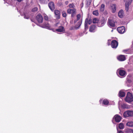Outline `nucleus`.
Wrapping results in <instances>:
<instances>
[{"label": "nucleus", "instance_id": "1", "mask_svg": "<svg viewBox=\"0 0 133 133\" xmlns=\"http://www.w3.org/2000/svg\"><path fill=\"white\" fill-rule=\"evenodd\" d=\"M77 21L78 22L75 27V28L76 29H77L79 28L82 22V19L81 18V15L80 14H78L77 15V19L74 20V23H75Z\"/></svg>", "mask_w": 133, "mask_h": 133}, {"label": "nucleus", "instance_id": "2", "mask_svg": "<svg viewBox=\"0 0 133 133\" xmlns=\"http://www.w3.org/2000/svg\"><path fill=\"white\" fill-rule=\"evenodd\" d=\"M125 101L128 103L132 101H133V97L132 94L129 92H128L125 99Z\"/></svg>", "mask_w": 133, "mask_h": 133}, {"label": "nucleus", "instance_id": "3", "mask_svg": "<svg viewBox=\"0 0 133 133\" xmlns=\"http://www.w3.org/2000/svg\"><path fill=\"white\" fill-rule=\"evenodd\" d=\"M119 74V76L121 77L122 78L125 77L126 76V72L124 70L119 69L117 70Z\"/></svg>", "mask_w": 133, "mask_h": 133}, {"label": "nucleus", "instance_id": "4", "mask_svg": "<svg viewBox=\"0 0 133 133\" xmlns=\"http://www.w3.org/2000/svg\"><path fill=\"white\" fill-rule=\"evenodd\" d=\"M92 22V20L91 19H89V20L88 18L86 19L84 23L85 30L86 31L88 28L87 26L88 23L90 25L91 24Z\"/></svg>", "mask_w": 133, "mask_h": 133}, {"label": "nucleus", "instance_id": "5", "mask_svg": "<svg viewBox=\"0 0 133 133\" xmlns=\"http://www.w3.org/2000/svg\"><path fill=\"white\" fill-rule=\"evenodd\" d=\"M67 11V12L69 14H71V16L73 17L76 14V10L75 8L73 9H68Z\"/></svg>", "mask_w": 133, "mask_h": 133}, {"label": "nucleus", "instance_id": "6", "mask_svg": "<svg viewBox=\"0 0 133 133\" xmlns=\"http://www.w3.org/2000/svg\"><path fill=\"white\" fill-rule=\"evenodd\" d=\"M36 19L39 23H41L43 21V18L40 14H38L36 16Z\"/></svg>", "mask_w": 133, "mask_h": 133}, {"label": "nucleus", "instance_id": "7", "mask_svg": "<svg viewBox=\"0 0 133 133\" xmlns=\"http://www.w3.org/2000/svg\"><path fill=\"white\" fill-rule=\"evenodd\" d=\"M118 44V42L116 41L113 40L111 41V45L112 48H116Z\"/></svg>", "mask_w": 133, "mask_h": 133}, {"label": "nucleus", "instance_id": "8", "mask_svg": "<svg viewBox=\"0 0 133 133\" xmlns=\"http://www.w3.org/2000/svg\"><path fill=\"white\" fill-rule=\"evenodd\" d=\"M42 28H46L50 30L51 25L47 22H45L43 24L40 26Z\"/></svg>", "mask_w": 133, "mask_h": 133}, {"label": "nucleus", "instance_id": "9", "mask_svg": "<svg viewBox=\"0 0 133 133\" xmlns=\"http://www.w3.org/2000/svg\"><path fill=\"white\" fill-rule=\"evenodd\" d=\"M113 118L115 119L116 122H119L120 121L122 118L120 116L116 115L114 116Z\"/></svg>", "mask_w": 133, "mask_h": 133}, {"label": "nucleus", "instance_id": "10", "mask_svg": "<svg viewBox=\"0 0 133 133\" xmlns=\"http://www.w3.org/2000/svg\"><path fill=\"white\" fill-rule=\"evenodd\" d=\"M105 23V21L104 19L99 20L98 23V26L99 27H101L103 26Z\"/></svg>", "mask_w": 133, "mask_h": 133}, {"label": "nucleus", "instance_id": "11", "mask_svg": "<svg viewBox=\"0 0 133 133\" xmlns=\"http://www.w3.org/2000/svg\"><path fill=\"white\" fill-rule=\"evenodd\" d=\"M117 30L118 32L120 33H123L125 31V28L123 26L118 27L117 29Z\"/></svg>", "mask_w": 133, "mask_h": 133}, {"label": "nucleus", "instance_id": "12", "mask_svg": "<svg viewBox=\"0 0 133 133\" xmlns=\"http://www.w3.org/2000/svg\"><path fill=\"white\" fill-rule=\"evenodd\" d=\"M118 59L120 61H123L125 60V56L124 55H120L117 57Z\"/></svg>", "mask_w": 133, "mask_h": 133}, {"label": "nucleus", "instance_id": "13", "mask_svg": "<svg viewBox=\"0 0 133 133\" xmlns=\"http://www.w3.org/2000/svg\"><path fill=\"white\" fill-rule=\"evenodd\" d=\"M48 6L51 11H52L54 10L55 7L54 3L52 2H51L49 3Z\"/></svg>", "mask_w": 133, "mask_h": 133}, {"label": "nucleus", "instance_id": "14", "mask_svg": "<svg viewBox=\"0 0 133 133\" xmlns=\"http://www.w3.org/2000/svg\"><path fill=\"white\" fill-rule=\"evenodd\" d=\"M108 25L111 27H114L115 25L114 22L112 20L109 19L108 22Z\"/></svg>", "mask_w": 133, "mask_h": 133}, {"label": "nucleus", "instance_id": "15", "mask_svg": "<svg viewBox=\"0 0 133 133\" xmlns=\"http://www.w3.org/2000/svg\"><path fill=\"white\" fill-rule=\"evenodd\" d=\"M54 13L57 18L59 19L60 15V11L58 10H55V11Z\"/></svg>", "mask_w": 133, "mask_h": 133}, {"label": "nucleus", "instance_id": "16", "mask_svg": "<svg viewBox=\"0 0 133 133\" xmlns=\"http://www.w3.org/2000/svg\"><path fill=\"white\" fill-rule=\"evenodd\" d=\"M55 31L58 32H63L64 31V27L62 26H59L58 28Z\"/></svg>", "mask_w": 133, "mask_h": 133}, {"label": "nucleus", "instance_id": "17", "mask_svg": "<svg viewBox=\"0 0 133 133\" xmlns=\"http://www.w3.org/2000/svg\"><path fill=\"white\" fill-rule=\"evenodd\" d=\"M123 116L125 118L130 117L129 110H128L125 112L123 114Z\"/></svg>", "mask_w": 133, "mask_h": 133}, {"label": "nucleus", "instance_id": "18", "mask_svg": "<svg viewBox=\"0 0 133 133\" xmlns=\"http://www.w3.org/2000/svg\"><path fill=\"white\" fill-rule=\"evenodd\" d=\"M95 27V25H94L91 26L90 27L89 31L91 32H94Z\"/></svg>", "mask_w": 133, "mask_h": 133}, {"label": "nucleus", "instance_id": "19", "mask_svg": "<svg viewBox=\"0 0 133 133\" xmlns=\"http://www.w3.org/2000/svg\"><path fill=\"white\" fill-rule=\"evenodd\" d=\"M126 126L130 127H133V122L129 121L127 123Z\"/></svg>", "mask_w": 133, "mask_h": 133}, {"label": "nucleus", "instance_id": "20", "mask_svg": "<svg viewBox=\"0 0 133 133\" xmlns=\"http://www.w3.org/2000/svg\"><path fill=\"white\" fill-rule=\"evenodd\" d=\"M125 95V93L122 90L120 91L119 93V95L120 97H123Z\"/></svg>", "mask_w": 133, "mask_h": 133}, {"label": "nucleus", "instance_id": "21", "mask_svg": "<svg viewBox=\"0 0 133 133\" xmlns=\"http://www.w3.org/2000/svg\"><path fill=\"white\" fill-rule=\"evenodd\" d=\"M112 9V12L113 13L115 12L116 10V5L115 4H114L111 6Z\"/></svg>", "mask_w": 133, "mask_h": 133}, {"label": "nucleus", "instance_id": "22", "mask_svg": "<svg viewBox=\"0 0 133 133\" xmlns=\"http://www.w3.org/2000/svg\"><path fill=\"white\" fill-rule=\"evenodd\" d=\"M123 10H121L118 12V16L121 18H122L123 17Z\"/></svg>", "mask_w": 133, "mask_h": 133}, {"label": "nucleus", "instance_id": "23", "mask_svg": "<svg viewBox=\"0 0 133 133\" xmlns=\"http://www.w3.org/2000/svg\"><path fill=\"white\" fill-rule=\"evenodd\" d=\"M130 4V2H126L125 4V10H126L127 11H128L129 10V5Z\"/></svg>", "mask_w": 133, "mask_h": 133}, {"label": "nucleus", "instance_id": "24", "mask_svg": "<svg viewBox=\"0 0 133 133\" xmlns=\"http://www.w3.org/2000/svg\"><path fill=\"white\" fill-rule=\"evenodd\" d=\"M119 128L121 129H123L124 128V126L123 123H120L118 125Z\"/></svg>", "mask_w": 133, "mask_h": 133}, {"label": "nucleus", "instance_id": "25", "mask_svg": "<svg viewBox=\"0 0 133 133\" xmlns=\"http://www.w3.org/2000/svg\"><path fill=\"white\" fill-rule=\"evenodd\" d=\"M131 76H132L131 75H129L128 76L127 80V82H126V83L128 86H129L128 85V83H130L131 82V79H128V78L129 77H130Z\"/></svg>", "mask_w": 133, "mask_h": 133}, {"label": "nucleus", "instance_id": "26", "mask_svg": "<svg viewBox=\"0 0 133 133\" xmlns=\"http://www.w3.org/2000/svg\"><path fill=\"white\" fill-rule=\"evenodd\" d=\"M105 5L104 4H102L101 5L100 8V10L101 12L103 11L105 8Z\"/></svg>", "mask_w": 133, "mask_h": 133}, {"label": "nucleus", "instance_id": "27", "mask_svg": "<svg viewBox=\"0 0 133 133\" xmlns=\"http://www.w3.org/2000/svg\"><path fill=\"white\" fill-rule=\"evenodd\" d=\"M39 2L41 4L46 3L48 1V0H39Z\"/></svg>", "mask_w": 133, "mask_h": 133}, {"label": "nucleus", "instance_id": "28", "mask_svg": "<svg viewBox=\"0 0 133 133\" xmlns=\"http://www.w3.org/2000/svg\"><path fill=\"white\" fill-rule=\"evenodd\" d=\"M131 129L127 128L125 130V131L126 133H131Z\"/></svg>", "mask_w": 133, "mask_h": 133}, {"label": "nucleus", "instance_id": "29", "mask_svg": "<svg viewBox=\"0 0 133 133\" xmlns=\"http://www.w3.org/2000/svg\"><path fill=\"white\" fill-rule=\"evenodd\" d=\"M93 14L95 15H98V11L97 10H96L94 11L93 12Z\"/></svg>", "mask_w": 133, "mask_h": 133}, {"label": "nucleus", "instance_id": "30", "mask_svg": "<svg viewBox=\"0 0 133 133\" xmlns=\"http://www.w3.org/2000/svg\"><path fill=\"white\" fill-rule=\"evenodd\" d=\"M109 103L107 99H104L103 101V103L104 105H107Z\"/></svg>", "mask_w": 133, "mask_h": 133}, {"label": "nucleus", "instance_id": "31", "mask_svg": "<svg viewBox=\"0 0 133 133\" xmlns=\"http://www.w3.org/2000/svg\"><path fill=\"white\" fill-rule=\"evenodd\" d=\"M98 19L96 18H95L93 19V23H98Z\"/></svg>", "mask_w": 133, "mask_h": 133}, {"label": "nucleus", "instance_id": "32", "mask_svg": "<svg viewBox=\"0 0 133 133\" xmlns=\"http://www.w3.org/2000/svg\"><path fill=\"white\" fill-rule=\"evenodd\" d=\"M69 6L70 8H74L75 7L74 4L73 3L70 4L69 5Z\"/></svg>", "mask_w": 133, "mask_h": 133}, {"label": "nucleus", "instance_id": "33", "mask_svg": "<svg viewBox=\"0 0 133 133\" xmlns=\"http://www.w3.org/2000/svg\"><path fill=\"white\" fill-rule=\"evenodd\" d=\"M122 107L124 108H127L128 106L127 104H123L122 105Z\"/></svg>", "mask_w": 133, "mask_h": 133}, {"label": "nucleus", "instance_id": "34", "mask_svg": "<svg viewBox=\"0 0 133 133\" xmlns=\"http://www.w3.org/2000/svg\"><path fill=\"white\" fill-rule=\"evenodd\" d=\"M130 117L133 116V111L129 110Z\"/></svg>", "mask_w": 133, "mask_h": 133}, {"label": "nucleus", "instance_id": "35", "mask_svg": "<svg viewBox=\"0 0 133 133\" xmlns=\"http://www.w3.org/2000/svg\"><path fill=\"white\" fill-rule=\"evenodd\" d=\"M38 9L37 7L34 8L32 9V12H35L37 11L38 10Z\"/></svg>", "mask_w": 133, "mask_h": 133}, {"label": "nucleus", "instance_id": "36", "mask_svg": "<svg viewBox=\"0 0 133 133\" xmlns=\"http://www.w3.org/2000/svg\"><path fill=\"white\" fill-rule=\"evenodd\" d=\"M62 15L64 17H65L66 16V14L65 11H64L62 12Z\"/></svg>", "mask_w": 133, "mask_h": 133}, {"label": "nucleus", "instance_id": "37", "mask_svg": "<svg viewBox=\"0 0 133 133\" xmlns=\"http://www.w3.org/2000/svg\"><path fill=\"white\" fill-rule=\"evenodd\" d=\"M44 18L45 20L46 21H48V16L46 15H44Z\"/></svg>", "mask_w": 133, "mask_h": 133}, {"label": "nucleus", "instance_id": "38", "mask_svg": "<svg viewBox=\"0 0 133 133\" xmlns=\"http://www.w3.org/2000/svg\"><path fill=\"white\" fill-rule=\"evenodd\" d=\"M24 18H25L28 19L29 18V16L26 15V14H24Z\"/></svg>", "mask_w": 133, "mask_h": 133}, {"label": "nucleus", "instance_id": "39", "mask_svg": "<svg viewBox=\"0 0 133 133\" xmlns=\"http://www.w3.org/2000/svg\"><path fill=\"white\" fill-rule=\"evenodd\" d=\"M117 130L118 131V132L117 133H123V132H122V131L121 130H120L119 131H118V129L117 128Z\"/></svg>", "mask_w": 133, "mask_h": 133}, {"label": "nucleus", "instance_id": "40", "mask_svg": "<svg viewBox=\"0 0 133 133\" xmlns=\"http://www.w3.org/2000/svg\"><path fill=\"white\" fill-rule=\"evenodd\" d=\"M84 32L83 33H81L79 34V36H82L83 35V34H84Z\"/></svg>", "mask_w": 133, "mask_h": 133}, {"label": "nucleus", "instance_id": "41", "mask_svg": "<svg viewBox=\"0 0 133 133\" xmlns=\"http://www.w3.org/2000/svg\"><path fill=\"white\" fill-rule=\"evenodd\" d=\"M110 40H108V42L107 43V44L108 45H110Z\"/></svg>", "mask_w": 133, "mask_h": 133}, {"label": "nucleus", "instance_id": "42", "mask_svg": "<svg viewBox=\"0 0 133 133\" xmlns=\"http://www.w3.org/2000/svg\"><path fill=\"white\" fill-rule=\"evenodd\" d=\"M127 50H123V51L124 52H125L127 54L128 53V52H127Z\"/></svg>", "mask_w": 133, "mask_h": 133}, {"label": "nucleus", "instance_id": "43", "mask_svg": "<svg viewBox=\"0 0 133 133\" xmlns=\"http://www.w3.org/2000/svg\"><path fill=\"white\" fill-rule=\"evenodd\" d=\"M68 3V1H66L65 2V4L67 5Z\"/></svg>", "mask_w": 133, "mask_h": 133}, {"label": "nucleus", "instance_id": "44", "mask_svg": "<svg viewBox=\"0 0 133 133\" xmlns=\"http://www.w3.org/2000/svg\"><path fill=\"white\" fill-rule=\"evenodd\" d=\"M23 0H17V1L18 2H21V1H22Z\"/></svg>", "mask_w": 133, "mask_h": 133}, {"label": "nucleus", "instance_id": "45", "mask_svg": "<svg viewBox=\"0 0 133 133\" xmlns=\"http://www.w3.org/2000/svg\"><path fill=\"white\" fill-rule=\"evenodd\" d=\"M131 133H133V129H131Z\"/></svg>", "mask_w": 133, "mask_h": 133}, {"label": "nucleus", "instance_id": "46", "mask_svg": "<svg viewBox=\"0 0 133 133\" xmlns=\"http://www.w3.org/2000/svg\"><path fill=\"white\" fill-rule=\"evenodd\" d=\"M101 100H100V101H99V102H101Z\"/></svg>", "mask_w": 133, "mask_h": 133}]
</instances>
